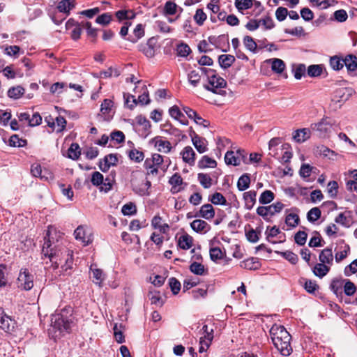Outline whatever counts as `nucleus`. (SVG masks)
<instances>
[{"label":"nucleus","mask_w":357,"mask_h":357,"mask_svg":"<svg viewBox=\"0 0 357 357\" xmlns=\"http://www.w3.org/2000/svg\"><path fill=\"white\" fill-rule=\"evenodd\" d=\"M208 84H204V88L208 91L215 94L225 96L226 91L222 90L227 86V82L221 77L217 75L216 72L211 77L207 78Z\"/></svg>","instance_id":"f257e3e1"},{"label":"nucleus","mask_w":357,"mask_h":357,"mask_svg":"<svg viewBox=\"0 0 357 357\" xmlns=\"http://www.w3.org/2000/svg\"><path fill=\"white\" fill-rule=\"evenodd\" d=\"M50 229H48L47 231L46 236L44 238L45 242L42 248V254L48 257L50 261L54 264V268H57L59 267V263L57 261V257L59 256V252L54 248H52V241L50 237Z\"/></svg>","instance_id":"f03ea898"},{"label":"nucleus","mask_w":357,"mask_h":357,"mask_svg":"<svg viewBox=\"0 0 357 357\" xmlns=\"http://www.w3.org/2000/svg\"><path fill=\"white\" fill-rule=\"evenodd\" d=\"M33 278L27 268H21L17 278V287L24 291L31 290L33 287Z\"/></svg>","instance_id":"7ed1b4c3"},{"label":"nucleus","mask_w":357,"mask_h":357,"mask_svg":"<svg viewBox=\"0 0 357 357\" xmlns=\"http://www.w3.org/2000/svg\"><path fill=\"white\" fill-rule=\"evenodd\" d=\"M71 321L61 314H53L51 318V325L61 333H70Z\"/></svg>","instance_id":"20e7f679"},{"label":"nucleus","mask_w":357,"mask_h":357,"mask_svg":"<svg viewBox=\"0 0 357 357\" xmlns=\"http://www.w3.org/2000/svg\"><path fill=\"white\" fill-rule=\"evenodd\" d=\"M291 339V335L289 337H273L272 338L273 344L275 347L280 351V353L284 356H288L292 353V347L290 344Z\"/></svg>","instance_id":"39448f33"},{"label":"nucleus","mask_w":357,"mask_h":357,"mask_svg":"<svg viewBox=\"0 0 357 357\" xmlns=\"http://www.w3.org/2000/svg\"><path fill=\"white\" fill-rule=\"evenodd\" d=\"M284 206V205L282 202H278L268 206H259L257 208V213L267 220L268 215L273 216L275 213H280Z\"/></svg>","instance_id":"423d86ee"},{"label":"nucleus","mask_w":357,"mask_h":357,"mask_svg":"<svg viewBox=\"0 0 357 357\" xmlns=\"http://www.w3.org/2000/svg\"><path fill=\"white\" fill-rule=\"evenodd\" d=\"M15 325V321L6 315L3 309L0 307V328L5 332L11 333L14 331Z\"/></svg>","instance_id":"0eeeda50"},{"label":"nucleus","mask_w":357,"mask_h":357,"mask_svg":"<svg viewBox=\"0 0 357 357\" xmlns=\"http://www.w3.org/2000/svg\"><path fill=\"white\" fill-rule=\"evenodd\" d=\"M118 163V157L116 153H109L99 161V168L102 172H107L111 166H116Z\"/></svg>","instance_id":"6e6552de"},{"label":"nucleus","mask_w":357,"mask_h":357,"mask_svg":"<svg viewBox=\"0 0 357 357\" xmlns=\"http://www.w3.org/2000/svg\"><path fill=\"white\" fill-rule=\"evenodd\" d=\"M183 110L188 118L193 119L197 124L203 126L204 127H208L209 126V122L201 117L194 109L189 107H183Z\"/></svg>","instance_id":"1a4fd4ad"},{"label":"nucleus","mask_w":357,"mask_h":357,"mask_svg":"<svg viewBox=\"0 0 357 357\" xmlns=\"http://www.w3.org/2000/svg\"><path fill=\"white\" fill-rule=\"evenodd\" d=\"M215 216V210L213 206L210 204H204L196 213L195 217H201L206 220H211Z\"/></svg>","instance_id":"9d476101"},{"label":"nucleus","mask_w":357,"mask_h":357,"mask_svg":"<svg viewBox=\"0 0 357 357\" xmlns=\"http://www.w3.org/2000/svg\"><path fill=\"white\" fill-rule=\"evenodd\" d=\"M345 280L342 278H336L331 281L330 289L337 298H342V287H344Z\"/></svg>","instance_id":"9b49d317"},{"label":"nucleus","mask_w":357,"mask_h":357,"mask_svg":"<svg viewBox=\"0 0 357 357\" xmlns=\"http://www.w3.org/2000/svg\"><path fill=\"white\" fill-rule=\"evenodd\" d=\"M269 333L271 339L273 337H289V332L286 330V328L282 325H278L276 324H273L269 331Z\"/></svg>","instance_id":"f8f14e48"},{"label":"nucleus","mask_w":357,"mask_h":357,"mask_svg":"<svg viewBox=\"0 0 357 357\" xmlns=\"http://www.w3.org/2000/svg\"><path fill=\"white\" fill-rule=\"evenodd\" d=\"M183 162L192 166L195 162L196 153L190 146H185L181 152Z\"/></svg>","instance_id":"ddd939ff"},{"label":"nucleus","mask_w":357,"mask_h":357,"mask_svg":"<svg viewBox=\"0 0 357 357\" xmlns=\"http://www.w3.org/2000/svg\"><path fill=\"white\" fill-rule=\"evenodd\" d=\"M190 227L197 233H206L211 229V226L206 221L197 219L190 223Z\"/></svg>","instance_id":"4468645a"},{"label":"nucleus","mask_w":357,"mask_h":357,"mask_svg":"<svg viewBox=\"0 0 357 357\" xmlns=\"http://www.w3.org/2000/svg\"><path fill=\"white\" fill-rule=\"evenodd\" d=\"M151 142L154 143L155 146L158 147V151L167 153L171 151L172 145L169 141L162 140L159 137L153 138Z\"/></svg>","instance_id":"2eb2a0df"},{"label":"nucleus","mask_w":357,"mask_h":357,"mask_svg":"<svg viewBox=\"0 0 357 357\" xmlns=\"http://www.w3.org/2000/svg\"><path fill=\"white\" fill-rule=\"evenodd\" d=\"M344 66H346L349 73L354 72L357 69V56L354 54H347L343 58Z\"/></svg>","instance_id":"dca6fc26"},{"label":"nucleus","mask_w":357,"mask_h":357,"mask_svg":"<svg viewBox=\"0 0 357 357\" xmlns=\"http://www.w3.org/2000/svg\"><path fill=\"white\" fill-rule=\"evenodd\" d=\"M208 42L215 46V48H220L223 46L225 43L229 44V36L226 34L220 35L218 37L211 36L208 38Z\"/></svg>","instance_id":"f3484780"},{"label":"nucleus","mask_w":357,"mask_h":357,"mask_svg":"<svg viewBox=\"0 0 357 357\" xmlns=\"http://www.w3.org/2000/svg\"><path fill=\"white\" fill-rule=\"evenodd\" d=\"M136 121L138 125L143 127L142 133L139 135L144 137H146L150 133V129L151 127L150 121L142 115H138L136 117Z\"/></svg>","instance_id":"a211bd4d"},{"label":"nucleus","mask_w":357,"mask_h":357,"mask_svg":"<svg viewBox=\"0 0 357 357\" xmlns=\"http://www.w3.org/2000/svg\"><path fill=\"white\" fill-rule=\"evenodd\" d=\"M319 259L322 264L332 265L333 261L332 249L331 248H326L322 250L319 254Z\"/></svg>","instance_id":"6ab92c4d"},{"label":"nucleus","mask_w":357,"mask_h":357,"mask_svg":"<svg viewBox=\"0 0 357 357\" xmlns=\"http://www.w3.org/2000/svg\"><path fill=\"white\" fill-rule=\"evenodd\" d=\"M257 192L255 190H250L243 193V199L245 204V208L248 210H251L256 203Z\"/></svg>","instance_id":"aec40b11"},{"label":"nucleus","mask_w":357,"mask_h":357,"mask_svg":"<svg viewBox=\"0 0 357 357\" xmlns=\"http://www.w3.org/2000/svg\"><path fill=\"white\" fill-rule=\"evenodd\" d=\"M310 133L309 128L298 129L295 131L293 138L296 142L301 143L310 137Z\"/></svg>","instance_id":"412c9836"},{"label":"nucleus","mask_w":357,"mask_h":357,"mask_svg":"<svg viewBox=\"0 0 357 357\" xmlns=\"http://www.w3.org/2000/svg\"><path fill=\"white\" fill-rule=\"evenodd\" d=\"M235 61V57L231 54H221L218 56L219 65L223 69L229 68Z\"/></svg>","instance_id":"4be33fe9"},{"label":"nucleus","mask_w":357,"mask_h":357,"mask_svg":"<svg viewBox=\"0 0 357 357\" xmlns=\"http://www.w3.org/2000/svg\"><path fill=\"white\" fill-rule=\"evenodd\" d=\"M331 128V125L326 119H322L320 122L311 124V129L312 130L319 132V134L324 135Z\"/></svg>","instance_id":"5701e85b"},{"label":"nucleus","mask_w":357,"mask_h":357,"mask_svg":"<svg viewBox=\"0 0 357 357\" xmlns=\"http://www.w3.org/2000/svg\"><path fill=\"white\" fill-rule=\"evenodd\" d=\"M260 266L259 259L255 257H251L241 262V267L249 270H257Z\"/></svg>","instance_id":"b1692460"},{"label":"nucleus","mask_w":357,"mask_h":357,"mask_svg":"<svg viewBox=\"0 0 357 357\" xmlns=\"http://www.w3.org/2000/svg\"><path fill=\"white\" fill-rule=\"evenodd\" d=\"M217 166V162L208 157V155H204L202 158L198 161L197 167L202 169L206 168H215Z\"/></svg>","instance_id":"393cba45"},{"label":"nucleus","mask_w":357,"mask_h":357,"mask_svg":"<svg viewBox=\"0 0 357 357\" xmlns=\"http://www.w3.org/2000/svg\"><path fill=\"white\" fill-rule=\"evenodd\" d=\"M192 237L188 234L181 235L178 240V245L183 250H188L192 245Z\"/></svg>","instance_id":"a878e982"},{"label":"nucleus","mask_w":357,"mask_h":357,"mask_svg":"<svg viewBox=\"0 0 357 357\" xmlns=\"http://www.w3.org/2000/svg\"><path fill=\"white\" fill-rule=\"evenodd\" d=\"M250 176L248 173L241 175L237 181V188L239 191H244L250 187Z\"/></svg>","instance_id":"bb28decb"},{"label":"nucleus","mask_w":357,"mask_h":357,"mask_svg":"<svg viewBox=\"0 0 357 357\" xmlns=\"http://www.w3.org/2000/svg\"><path fill=\"white\" fill-rule=\"evenodd\" d=\"M169 113L172 118L179 121L182 125L187 126L188 124V120L181 119V117H184V114L181 112L178 106L174 105L173 107H170L169 109Z\"/></svg>","instance_id":"cd10ccee"},{"label":"nucleus","mask_w":357,"mask_h":357,"mask_svg":"<svg viewBox=\"0 0 357 357\" xmlns=\"http://www.w3.org/2000/svg\"><path fill=\"white\" fill-rule=\"evenodd\" d=\"M74 7V0H62L59 3L57 9L61 13H64L67 15H69L70 10H72Z\"/></svg>","instance_id":"c85d7f7f"},{"label":"nucleus","mask_w":357,"mask_h":357,"mask_svg":"<svg viewBox=\"0 0 357 357\" xmlns=\"http://www.w3.org/2000/svg\"><path fill=\"white\" fill-rule=\"evenodd\" d=\"M330 271V267L324 264L318 263L313 268V273L321 278Z\"/></svg>","instance_id":"c756f323"},{"label":"nucleus","mask_w":357,"mask_h":357,"mask_svg":"<svg viewBox=\"0 0 357 357\" xmlns=\"http://www.w3.org/2000/svg\"><path fill=\"white\" fill-rule=\"evenodd\" d=\"M192 144L195 147L196 150L199 153H204L207 151V141L205 138L199 137L198 139H194L192 142Z\"/></svg>","instance_id":"7c9ffc66"},{"label":"nucleus","mask_w":357,"mask_h":357,"mask_svg":"<svg viewBox=\"0 0 357 357\" xmlns=\"http://www.w3.org/2000/svg\"><path fill=\"white\" fill-rule=\"evenodd\" d=\"M81 155V149L77 143H72L68 150V157L72 160H77Z\"/></svg>","instance_id":"2f4dec72"},{"label":"nucleus","mask_w":357,"mask_h":357,"mask_svg":"<svg viewBox=\"0 0 357 357\" xmlns=\"http://www.w3.org/2000/svg\"><path fill=\"white\" fill-rule=\"evenodd\" d=\"M351 94V89L347 88H340L335 91L334 98H338V102L346 101Z\"/></svg>","instance_id":"473e14b6"},{"label":"nucleus","mask_w":357,"mask_h":357,"mask_svg":"<svg viewBox=\"0 0 357 357\" xmlns=\"http://www.w3.org/2000/svg\"><path fill=\"white\" fill-rule=\"evenodd\" d=\"M271 61V70L278 74H280L283 72L285 68L284 62L280 59H272L270 60Z\"/></svg>","instance_id":"72a5a7b5"},{"label":"nucleus","mask_w":357,"mask_h":357,"mask_svg":"<svg viewBox=\"0 0 357 357\" xmlns=\"http://www.w3.org/2000/svg\"><path fill=\"white\" fill-rule=\"evenodd\" d=\"M24 89L21 86H13L8 91V96L13 99H19L24 93Z\"/></svg>","instance_id":"f704fd0d"},{"label":"nucleus","mask_w":357,"mask_h":357,"mask_svg":"<svg viewBox=\"0 0 357 357\" xmlns=\"http://www.w3.org/2000/svg\"><path fill=\"white\" fill-rule=\"evenodd\" d=\"M254 0H235L234 5L238 12L250 8L253 6Z\"/></svg>","instance_id":"c9c22d12"},{"label":"nucleus","mask_w":357,"mask_h":357,"mask_svg":"<svg viewBox=\"0 0 357 357\" xmlns=\"http://www.w3.org/2000/svg\"><path fill=\"white\" fill-rule=\"evenodd\" d=\"M343 58L340 56H333L330 59V66L334 70H340L343 68Z\"/></svg>","instance_id":"e433bc0d"},{"label":"nucleus","mask_w":357,"mask_h":357,"mask_svg":"<svg viewBox=\"0 0 357 357\" xmlns=\"http://www.w3.org/2000/svg\"><path fill=\"white\" fill-rule=\"evenodd\" d=\"M197 179L204 188L208 189L212 185V178L207 174L199 173Z\"/></svg>","instance_id":"4c0bfd02"},{"label":"nucleus","mask_w":357,"mask_h":357,"mask_svg":"<svg viewBox=\"0 0 357 357\" xmlns=\"http://www.w3.org/2000/svg\"><path fill=\"white\" fill-rule=\"evenodd\" d=\"M225 161L227 165H231L234 166H238L240 165V160H238V157L234 154L233 151H228L225 153Z\"/></svg>","instance_id":"58836bf2"},{"label":"nucleus","mask_w":357,"mask_h":357,"mask_svg":"<svg viewBox=\"0 0 357 357\" xmlns=\"http://www.w3.org/2000/svg\"><path fill=\"white\" fill-rule=\"evenodd\" d=\"M27 141L20 138L17 135H13L9 139V146L13 147H24L26 146Z\"/></svg>","instance_id":"ea45409f"},{"label":"nucleus","mask_w":357,"mask_h":357,"mask_svg":"<svg viewBox=\"0 0 357 357\" xmlns=\"http://www.w3.org/2000/svg\"><path fill=\"white\" fill-rule=\"evenodd\" d=\"M135 34V37L129 36L127 40L132 42L136 43L139 38H141L144 35V26L142 24H138L134 29L133 31Z\"/></svg>","instance_id":"a19ab883"},{"label":"nucleus","mask_w":357,"mask_h":357,"mask_svg":"<svg viewBox=\"0 0 357 357\" xmlns=\"http://www.w3.org/2000/svg\"><path fill=\"white\" fill-rule=\"evenodd\" d=\"M274 198V193L269 190H266L261 194L259 202L261 204H268L271 203Z\"/></svg>","instance_id":"79ce46f5"},{"label":"nucleus","mask_w":357,"mask_h":357,"mask_svg":"<svg viewBox=\"0 0 357 357\" xmlns=\"http://www.w3.org/2000/svg\"><path fill=\"white\" fill-rule=\"evenodd\" d=\"M321 211L319 208L314 207L307 213V219L310 222L314 223L321 218Z\"/></svg>","instance_id":"37998d69"},{"label":"nucleus","mask_w":357,"mask_h":357,"mask_svg":"<svg viewBox=\"0 0 357 357\" xmlns=\"http://www.w3.org/2000/svg\"><path fill=\"white\" fill-rule=\"evenodd\" d=\"M323 72V67L321 65H310L307 68V73L310 77H319Z\"/></svg>","instance_id":"c03bdc74"},{"label":"nucleus","mask_w":357,"mask_h":357,"mask_svg":"<svg viewBox=\"0 0 357 357\" xmlns=\"http://www.w3.org/2000/svg\"><path fill=\"white\" fill-rule=\"evenodd\" d=\"M183 178L178 173H175L169 180V183L172 185V192L175 193L179 190H176V188L183 184Z\"/></svg>","instance_id":"a18cd8bd"},{"label":"nucleus","mask_w":357,"mask_h":357,"mask_svg":"<svg viewBox=\"0 0 357 357\" xmlns=\"http://www.w3.org/2000/svg\"><path fill=\"white\" fill-rule=\"evenodd\" d=\"M112 20V15L109 13H105L96 17V22L103 26H105L109 24Z\"/></svg>","instance_id":"49530a36"},{"label":"nucleus","mask_w":357,"mask_h":357,"mask_svg":"<svg viewBox=\"0 0 357 357\" xmlns=\"http://www.w3.org/2000/svg\"><path fill=\"white\" fill-rule=\"evenodd\" d=\"M303 280H305V283L303 284L305 290L307 293L314 295L316 291L319 289V285L316 283L315 281L305 279Z\"/></svg>","instance_id":"de8ad7c7"},{"label":"nucleus","mask_w":357,"mask_h":357,"mask_svg":"<svg viewBox=\"0 0 357 357\" xmlns=\"http://www.w3.org/2000/svg\"><path fill=\"white\" fill-rule=\"evenodd\" d=\"M339 185L336 181H331L327 185V192L331 198H335L338 193Z\"/></svg>","instance_id":"09e8293b"},{"label":"nucleus","mask_w":357,"mask_h":357,"mask_svg":"<svg viewBox=\"0 0 357 357\" xmlns=\"http://www.w3.org/2000/svg\"><path fill=\"white\" fill-rule=\"evenodd\" d=\"M212 204L215 205H227L226 198L220 192H215L209 199Z\"/></svg>","instance_id":"8fccbe9b"},{"label":"nucleus","mask_w":357,"mask_h":357,"mask_svg":"<svg viewBox=\"0 0 357 357\" xmlns=\"http://www.w3.org/2000/svg\"><path fill=\"white\" fill-rule=\"evenodd\" d=\"M75 238L77 240L81 241L84 245H88L89 240L86 238V233L84 227L79 226L74 231Z\"/></svg>","instance_id":"3c124183"},{"label":"nucleus","mask_w":357,"mask_h":357,"mask_svg":"<svg viewBox=\"0 0 357 357\" xmlns=\"http://www.w3.org/2000/svg\"><path fill=\"white\" fill-rule=\"evenodd\" d=\"M243 44L246 49L249 51L252 52V53L257 52V45L251 36H245L243 38Z\"/></svg>","instance_id":"603ef678"},{"label":"nucleus","mask_w":357,"mask_h":357,"mask_svg":"<svg viewBox=\"0 0 357 357\" xmlns=\"http://www.w3.org/2000/svg\"><path fill=\"white\" fill-rule=\"evenodd\" d=\"M128 157L135 162H140L144 160V154L142 151L133 149L128 152Z\"/></svg>","instance_id":"864d4df0"},{"label":"nucleus","mask_w":357,"mask_h":357,"mask_svg":"<svg viewBox=\"0 0 357 357\" xmlns=\"http://www.w3.org/2000/svg\"><path fill=\"white\" fill-rule=\"evenodd\" d=\"M300 222L299 216L296 213H289L285 218V223L290 227H296Z\"/></svg>","instance_id":"5fc2aeb1"},{"label":"nucleus","mask_w":357,"mask_h":357,"mask_svg":"<svg viewBox=\"0 0 357 357\" xmlns=\"http://www.w3.org/2000/svg\"><path fill=\"white\" fill-rule=\"evenodd\" d=\"M276 253L280 255L282 257H283L285 259L289 261L292 264H296L298 261V257L297 255L291 251H284V252H278L276 251Z\"/></svg>","instance_id":"6e6d98bb"},{"label":"nucleus","mask_w":357,"mask_h":357,"mask_svg":"<svg viewBox=\"0 0 357 357\" xmlns=\"http://www.w3.org/2000/svg\"><path fill=\"white\" fill-rule=\"evenodd\" d=\"M138 50L148 58H152L155 56V50L153 46H149V45L140 44L138 45Z\"/></svg>","instance_id":"4d7b16f0"},{"label":"nucleus","mask_w":357,"mask_h":357,"mask_svg":"<svg viewBox=\"0 0 357 357\" xmlns=\"http://www.w3.org/2000/svg\"><path fill=\"white\" fill-rule=\"evenodd\" d=\"M190 271L195 275H203L205 273V268L201 263L194 261L190 266Z\"/></svg>","instance_id":"13d9d810"},{"label":"nucleus","mask_w":357,"mask_h":357,"mask_svg":"<svg viewBox=\"0 0 357 357\" xmlns=\"http://www.w3.org/2000/svg\"><path fill=\"white\" fill-rule=\"evenodd\" d=\"M225 255V252H222L221 249L218 247L211 248L210 249V258L213 261L222 259Z\"/></svg>","instance_id":"bf43d9fd"},{"label":"nucleus","mask_w":357,"mask_h":357,"mask_svg":"<svg viewBox=\"0 0 357 357\" xmlns=\"http://www.w3.org/2000/svg\"><path fill=\"white\" fill-rule=\"evenodd\" d=\"M176 51L179 56L186 57L191 52V49L188 45L182 43L177 45Z\"/></svg>","instance_id":"052dcab7"},{"label":"nucleus","mask_w":357,"mask_h":357,"mask_svg":"<svg viewBox=\"0 0 357 357\" xmlns=\"http://www.w3.org/2000/svg\"><path fill=\"white\" fill-rule=\"evenodd\" d=\"M201 76L196 70H192L188 74V79L194 87L197 86L199 83Z\"/></svg>","instance_id":"680f3d73"},{"label":"nucleus","mask_w":357,"mask_h":357,"mask_svg":"<svg viewBox=\"0 0 357 357\" xmlns=\"http://www.w3.org/2000/svg\"><path fill=\"white\" fill-rule=\"evenodd\" d=\"M356 291V287L354 282H351L349 280H345V282L344 284V293L348 296H353Z\"/></svg>","instance_id":"e2e57ef3"},{"label":"nucleus","mask_w":357,"mask_h":357,"mask_svg":"<svg viewBox=\"0 0 357 357\" xmlns=\"http://www.w3.org/2000/svg\"><path fill=\"white\" fill-rule=\"evenodd\" d=\"M169 286L174 295H176L181 290V283L176 278H170L169 279Z\"/></svg>","instance_id":"0e129e2a"},{"label":"nucleus","mask_w":357,"mask_h":357,"mask_svg":"<svg viewBox=\"0 0 357 357\" xmlns=\"http://www.w3.org/2000/svg\"><path fill=\"white\" fill-rule=\"evenodd\" d=\"M307 234L304 231H298L294 236V241L300 246L304 245L306 243Z\"/></svg>","instance_id":"69168bd1"},{"label":"nucleus","mask_w":357,"mask_h":357,"mask_svg":"<svg viewBox=\"0 0 357 357\" xmlns=\"http://www.w3.org/2000/svg\"><path fill=\"white\" fill-rule=\"evenodd\" d=\"M121 212L124 215H131L137 212L136 206L135 204L130 202L123 206Z\"/></svg>","instance_id":"338daca9"},{"label":"nucleus","mask_w":357,"mask_h":357,"mask_svg":"<svg viewBox=\"0 0 357 357\" xmlns=\"http://www.w3.org/2000/svg\"><path fill=\"white\" fill-rule=\"evenodd\" d=\"M206 17L207 16L206 13L201 8H198L196 10L195 15H194L195 21L199 26H202L204 24V21L206 20Z\"/></svg>","instance_id":"774afa93"}]
</instances>
